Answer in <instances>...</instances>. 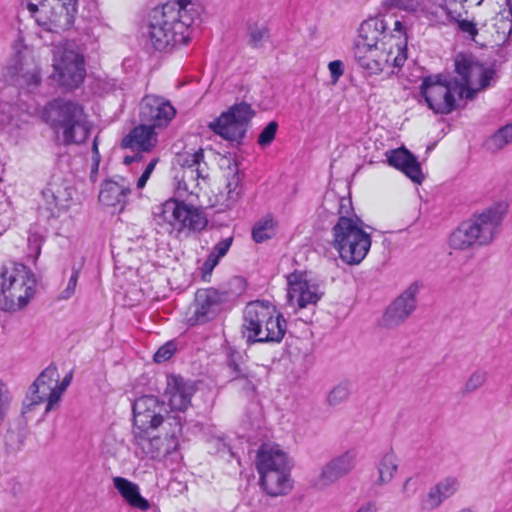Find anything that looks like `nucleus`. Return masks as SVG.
Listing matches in <instances>:
<instances>
[{
    "label": "nucleus",
    "mask_w": 512,
    "mask_h": 512,
    "mask_svg": "<svg viewBox=\"0 0 512 512\" xmlns=\"http://www.w3.org/2000/svg\"><path fill=\"white\" fill-rule=\"evenodd\" d=\"M499 7V12L492 19V26L496 33V41L505 42L512 32V8L510 3Z\"/></svg>",
    "instance_id": "nucleus-34"
},
{
    "label": "nucleus",
    "mask_w": 512,
    "mask_h": 512,
    "mask_svg": "<svg viewBox=\"0 0 512 512\" xmlns=\"http://www.w3.org/2000/svg\"><path fill=\"white\" fill-rule=\"evenodd\" d=\"M92 149H93V152L98 153L97 138H95L94 141H93Z\"/></svg>",
    "instance_id": "nucleus-60"
},
{
    "label": "nucleus",
    "mask_w": 512,
    "mask_h": 512,
    "mask_svg": "<svg viewBox=\"0 0 512 512\" xmlns=\"http://www.w3.org/2000/svg\"><path fill=\"white\" fill-rule=\"evenodd\" d=\"M245 289L246 282L244 278L235 276L229 280L226 296H229L231 299H235L242 295L245 292Z\"/></svg>",
    "instance_id": "nucleus-46"
},
{
    "label": "nucleus",
    "mask_w": 512,
    "mask_h": 512,
    "mask_svg": "<svg viewBox=\"0 0 512 512\" xmlns=\"http://www.w3.org/2000/svg\"><path fill=\"white\" fill-rule=\"evenodd\" d=\"M72 381V373L67 374L60 385L57 384L56 392H59V399L61 398L62 393L67 389Z\"/></svg>",
    "instance_id": "nucleus-55"
},
{
    "label": "nucleus",
    "mask_w": 512,
    "mask_h": 512,
    "mask_svg": "<svg viewBox=\"0 0 512 512\" xmlns=\"http://www.w3.org/2000/svg\"><path fill=\"white\" fill-rule=\"evenodd\" d=\"M276 233V222L270 216L259 220L253 227L252 237L255 242L262 243L272 238Z\"/></svg>",
    "instance_id": "nucleus-40"
},
{
    "label": "nucleus",
    "mask_w": 512,
    "mask_h": 512,
    "mask_svg": "<svg viewBox=\"0 0 512 512\" xmlns=\"http://www.w3.org/2000/svg\"><path fill=\"white\" fill-rule=\"evenodd\" d=\"M130 193V184L123 177L109 179L101 185L99 201L104 206L118 208V212H122Z\"/></svg>",
    "instance_id": "nucleus-25"
},
{
    "label": "nucleus",
    "mask_w": 512,
    "mask_h": 512,
    "mask_svg": "<svg viewBox=\"0 0 512 512\" xmlns=\"http://www.w3.org/2000/svg\"><path fill=\"white\" fill-rule=\"evenodd\" d=\"M195 392L194 384L182 376H167L165 395L172 410L184 411L191 404V397Z\"/></svg>",
    "instance_id": "nucleus-23"
},
{
    "label": "nucleus",
    "mask_w": 512,
    "mask_h": 512,
    "mask_svg": "<svg viewBox=\"0 0 512 512\" xmlns=\"http://www.w3.org/2000/svg\"><path fill=\"white\" fill-rule=\"evenodd\" d=\"M487 373L483 370L474 371L465 383L466 392H474L484 385Z\"/></svg>",
    "instance_id": "nucleus-45"
},
{
    "label": "nucleus",
    "mask_w": 512,
    "mask_h": 512,
    "mask_svg": "<svg viewBox=\"0 0 512 512\" xmlns=\"http://www.w3.org/2000/svg\"><path fill=\"white\" fill-rule=\"evenodd\" d=\"M457 6H458V3H456V2H449V3H447L446 1H444L443 8H448L454 14L453 15L454 17L449 18L447 20L446 24H448L450 22H453V21L457 22L459 30L461 32L465 33L469 38L474 39L475 36L478 33V30L476 28V24L474 22H472V21L467 20V19H462L461 18V12H459L457 10Z\"/></svg>",
    "instance_id": "nucleus-37"
},
{
    "label": "nucleus",
    "mask_w": 512,
    "mask_h": 512,
    "mask_svg": "<svg viewBox=\"0 0 512 512\" xmlns=\"http://www.w3.org/2000/svg\"><path fill=\"white\" fill-rule=\"evenodd\" d=\"M150 175L148 174V172H144L142 173V175L139 177L138 181H137V187L138 188H143L147 182V180L149 179Z\"/></svg>",
    "instance_id": "nucleus-58"
},
{
    "label": "nucleus",
    "mask_w": 512,
    "mask_h": 512,
    "mask_svg": "<svg viewBox=\"0 0 512 512\" xmlns=\"http://www.w3.org/2000/svg\"><path fill=\"white\" fill-rule=\"evenodd\" d=\"M52 66L54 80L67 90L78 88L85 79V59L74 42L55 47Z\"/></svg>",
    "instance_id": "nucleus-11"
},
{
    "label": "nucleus",
    "mask_w": 512,
    "mask_h": 512,
    "mask_svg": "<svg viewBox=\"0 0 512 512\" xmlns=\"http://www.w3.org/2000/svg\"><path fill=\"white\" fill-rule=\"evenodd\" d=\"M286 328L285 319L269 301H252L243 311L242 329L249 342H280Z\"/></svg>",
    "instance_id": "nucleus-6"
},
{
    "label": "nucleus",
    "mask_w": 512,
    "mask_h": 512,
    "mask_svg": "<svg viewBox=\"0 0 512 512\" xmlns=\"http://www.w3.org/2000/svg\"><path fill=\"white\" fill-rule=\"evenodd\" d=\"M229 175L231 178L226 183V208L230 205L236 204L242 196V179L243 175L240 173L238 162L234 161L233 166H228Z\"/></svg>",
    "instance_id": "nucleus-35"
},
{
    "label": "nucleus",
    "mask_w": 512,
    "mask_h": 512,
    "mask_svg": "<svg viewBox=\"0 0 512 512\" xmlns=\"http://www.w3.org/2000/svg\"><path fill=\"white\" fill-rule=\"evenodd\" d=\"M133 433L147 429H157L164 421L165 403L154 395L137 398L132 405Z\"/></svg>",
    "instance_id": "nucleus-17"
},
{
    "label": "nucleus",
    "mask_w": 512,
    "mask_h": 512,
    "mask_svg": "<svg viewBox=\"0 0 512 512\" xmlns=\"http://www.w3.org/2000/svg\"><path fill=\"white\" fill-rule=\"evenodd\" d=\"M456 77L426 78L421 86L428 107L436 113L448 114L463 98L472 99L485 89L493 78L494 71L478 62L472 55L458 53L454 58Z\"/></svg>",
    "instance_id": "nucleus-1"
},
{
    "label": "nucleus",
    "mask_w": 512,
    "mask_h": 512,
    "mask_svg": "<svg viewBox=\"0 0 512 512\" xmlns=\"http://www.w3.org/2000/svg\"><path fill=\"white\" fill-rule=\"evenodd\" d=\"M419 291L417 284L410 285L385 311L382 324L387 328H395L402 324L415 310L416 297Z\"/></svg>",
    "instance_id": "nucleus-20"
},
{
    "label": "nucleus",
    "mask_w": 512,
    "mask_h": 512,
    "mask_svg": "<svg viewBox=\"0 0 512 512\" xmlns=\"http://www.w3.org/2000/svg\"><path fill=\"white\" fill-rule=\"evenodd\" d=\"M332 233L333 246L347 264H359L370 250V235L364 231L362 221L355 215L340 216Z\"/></svg>",
    "instance_id": "nucleus-8"
},
{
    "label": "nucleus",
    "mask_w": 512,
    "mask_h": 512,
    "mask_svg": "<svg viewBox=\"0 0 512 512\" xmlns=\"http://www.w3.org/2000/svg\"><path fill=\"white\" fill-rule=\"evenodd\" d=\"M357 452L354 449L346 450L345 452L335 456L329 462L343 477L348 475L356 465Z\"/></svg>",
    "instance_id": "nucleus-39"
},
{
    "label": "nucleus",
    "mask_w": 512,
    "mask_h": 512,
    "mask_svg": "<svg viewBox=\"0 0 512 512\" xmlns=\"http://www.w3.org/2000/svg\"><path fill=\"white\" fill-rule=\"evenodd\" d=\"M458 512H473V511H471V510H469V509H462V510H460V511H458Z\"/></svg>",
    "instance_id": "nucleus-63"
},
{
    "label": "nucleus",
    "mask_w": 512,
    "mask_h": 512,
    "mask_svg": "<svg viewBox=\"0 0 512 512\" xmlns=\"http://www.w3.org/2000/svg\"><path fill=\"white\" fill-rule=\"evenodd\" d=\"M349 394V385L347 383H340L330 391L327 400L330 405H339L348 399Z\"/></svg>",
    "instance_id": "nucleus-43"
},
{
    "label": "nucleus",
    "mask_w": 512,
    "mask_h": 512,
    "mask_svg": "<svg viewBox=\"0 0 512 512\" xmlns=\"http://www.w3.org/2000/svg\"><path fill=\"white\" fill-rule=\"evenodd\" d=\"M505 212V207L498 204L461 223L450 235V248L467 250L491 244L499 233Z\"/></svg>",
    "instance_id": "nucleus-4"
},
{
    "label": "nucleus",
    "mask_w": 512,
    "mask_h": 512,
    "mask_svg": "<svg viewBox=\"0 0 512 512\" xmlns=\"http://www.w3.org/2000/svg\"><path fill=\"white\" fill-rule=\"evenodd\" d=\"M2 76L10 84L35 88L41 82L40 67L26 49L17 50L6 62Z\"/></svg>",
    "instance_id": "nucleus-13"
},
{
    "label": "nucleus",
    "mask_w": 512,
    "mask_h": 512,
    "mask_svg": "<svg viewBox=\"0 0 512 512\" xmlns=\"http://www.w3.org/2000/svg\"><path fill=\"white\" fill-rule=\"evenodd\" d=\"M9 396L6 385L0 380V427L2 426L4 419L9 410Z\"/></svg>",
    "instance_id": "nucleus-49"
},
{
    "label": "nucleus",
    "mask_w": 512,
    "mask_h": 512,
    "mask_svg": "<svg viewBox=\"0 0 512 512\" xmlns=\"http://www.w3.org/2000/svg\"><path fill=\"white\" fill-rule=\"evenodd\" d=\"M175 352V345L172 342H167L161 346L154 354V361L156 363H162L172 357Z\"/></svg>",
    "instance_id": "nucleus-50"
},
{
    "label": "nucleus",
    "mask_w": 512,
    "mask_h": 512,
    "mask_svg": "<svg viewBox=\"0 0 512 512\" xmlns=\"http://www.w3.org/2000/svg\"><path fill=\"white\" fill-rule=\"evenodd\" d=\"M215 251L217 254H211L203 264L202 270L204 278L206 274H210L212 272L213 268L217 265L219 259L224 256V241H220L217 243Z\"/></svg>",
    "instance_id": "nucleus-44"
},
{
    "label": "nucleus",
    "mask_w": 512,
    "mask_h": 512,
    "mask_svg": "<svg viewBox=\"0 0 512 512\" xmlns=\"http://www.w3.org/2000/svg\"><path fill=\"white\" fill-rule=\"evenodd\" d=\"M158 163V158L152 159L146 166L144 172H148L149 175L153 172L156 164Z\"/></svg>",
    "instance_id": "nucleus-59"
},
{
    "label": "nucleus",
    "mask_w": 512,
    "mask_h": 512,
    "mask_svg": "<svg viewBox=\"0 0 512 512\" xmlns=\"http://www.w3.org/2000/svg\"><path fill=\"white\" fill-rule=\"evenodd\" d=\"M46 210L49 217H58L62 211L68 208L72 199L71 188L62 180L56 179L48 183L42 191Z\"/></svg>",
    "instance_id": "nucleus-24"
},
{
    "label": "nucleus",
    "mask_w": 512,
    "mask_h": 512,
    "mask_svg": "<svg viewBox=\"0 0 512 512\" xmlns=\"http://www.w3.org/2000/svg\"><path fill=\"white\" fill-rule=\"evenodd\" d=\"M157 216L172 227L171 233L174 232L177 238H188L199 233L208 223L201 208L176 199L163 203Z\"/></svg>",
    "instance_id": "nucleus-10"
},
{
    "label": "nucleus",
    "mask_w": 512,
    "mask_h": 512,
    "mask_svg": "<svg viewBox=\"0 0 512 512\" xmlns=\"http://www.w3.org/2000/svg\"><path fill=\"white\" fill-rule=\"evenodd\" d=\"M332 84H336L344 74V64L341 60H334L328 64Z\"/></svg>",
    "instance_id": "nucleus-51"
},
{
    "label": "nucleus",
    "mask_w": 512,
    "mask_h": 512,
    "mask_svg": "<svg viewBox=\"0 0 512 512\" xmlns=\"http://www.w3.org/2000/svg\"><path fill=\"white\" fill-rule=\"evenodd\" d=\"M28 241H29V249L31 252L34 253V255H33L34 259H37L38 256L40 255L42 241L36 235L30 236Z\"/></svg>",
    "instance_id": "nucleus-54"
},
{
    "label": "nucleus",
    "mask_w": 512,
    "mask_h": 512,
    "mask_svg": "<svg viewBox=\"0 0 512 512\" xmlns=\"http://www.w3.org/2000/svg\"><path fill=\"white\" fill-rule=\"evenodd\" d=\"M512 142V123L501 128L488 141V147L492 150L503 148Z\"/></svg>",
    "instance_id": "nucleus-42"
},
{
    "label": "nucleus",
    "mask_w": 512,
    "mask_h": 512,
    "mask_svg": "<svg viewBox=\"0 0 512 512\" xmlns=\"http://www.w3.org/2000/svg\"><path fill=\"white\" fill-rule=\"evenodd\" d=\"M356 512H376L375 504L368 502L363 504Z\"/></svg>",
    "instance_id": "nucleus-57"
},
{
    "label": "nucleus",
    "mask_w": 512,
    "mask_h": 512,
    "mask_svg": "<svg viewBox=\"0 0 512 512\" xmlns=\"http://www.w3.org/2000/svg\"><path fill=\"white\" fill-rule=\"evenodd\" d=\"M203 157L202 149H199L193 153H177L174 161L175 164L179 166V168H176L175 170H204L201 167Z\"/></svg>",
    "instance_id": "nucleus-38"
},
{
    "label": "nucleus",
    "mask_w": 512,
    "mask_h": 512,
    "mask_svg": "<svg viewBox=\"0 0 512 512\" xmlns=\"http://www.w3.org/2000/svg\"><path fill=\"white\" fill-rule=\"evenodd\" d=\"M399 459L393 451L384 453L377 462V478L375 484L384 486L389 484L397 474Z\"/></svg>",
    "instance_id": "nucleus-32"
},
{
    "label": "nucleus",
    "mask_w": 512,
    "mask_h": 512,
    "mask_svg": "<svg viewBox=\"0 0 512 512\" xmlns=\"http://www.w3.org/2000/svg\"><path fill=\"white\" fill-rule=\"evenodd\" d=\"M258 472L277 471L288 468L287 454L276 444H263L257 454Z\"/></svg>",
    "instance_id": "nucleus-27"
},
{
    "label": "nucleus",
    "mask_w": 512,
    "mask_h": 512,
    "mask_svg": "<svg viewBox=\"0 0 512 512\" xmlns=\"http://www.w3.org/2000/svg\"><path fill=\"white\" fill-rule=\"evenodd\" d=\"M224 309V292L215 288L198 289L185 314V322L194 327L217 318Z\"/></svg>",
    "instance_id": "nucleus-14"
},
{
    "label": "nucleus",
    "mask_w": 512,
    "mask_h": 512,
    "mask_svg": "<svg viewBox=\"0 0 512 512\" xmlns=\"http://www.w3.org/2000/svg\"><path fill=\"white\" fill-rule=\"evenodd\" d=\"M157 144L155 129L144 122L133 128L121 142L123 148L137 149L142 152L151 151Z\"/></svg>",
    "instance_id": "nucleus-28"
},
{
    "label": "nucleus",
    "mask_w": 512,
    "mask_h": 512,
    "mask_svg": "<svg viewBox=\"0 0 512 512\" xmlns=\"http://www.w3.org/2000/svg\"><path fill=\"white\" fill-rule=\"evenodd\" d=\"M43 118L57 133H62L64 145L81 144L90 133V126L84 108L77 102L62 98L49 102Z\"/></svg>",
    "instance_id": "nucleus-5"
},
{
    "label": "nucleus",
    "mask_w": 512,
    "mask_h": 512,
    "mask_svg": "<svg viewBox=\"0 0 512 512\" xmlns=\"http://www.w3.org/2000/svg\"><path fill=\"white\" fill-rule=\"evenodd\" d=\"M78 0H28L27 9L44 30L61 33L72 27Z\"/></svg>",
    "instance_id": "nucleus-9"
},
{
    "label": "nucleus",
    "mask_w": 512,
    "mask_h": 512,
    "mask_svg": "<svg viewBox=\"0 0 512 512\" xmlns=\"http://www.w3.org/2000/svg\"><path fill=\"white\" fill-rule=\"evenodd\" d=\"M324 291L319 283L305 271H295L287 276V303L294 309L315 306Z\"/></svg>",
    "instance_id": "nucleus-15"
},
{
    "label": "nucleus",
    "mask_w": 512,
    "mask_h": 512,
    "mask_svg": "<svg viewBox=\"0 0 512 512\" xmlns=\"http://www.w3.org/2000/svg\"><path fill=\"white\" fill-rule=\"evenodd\" d=\"M58 381L59 373L56 366L50 365L45 368L30 386L26 396L29 403L26 405L34 406L47 400L45 412L51 411L54 404L59 401V392H56Z\"/></svg>",
    "instance_id": "nucleus-18"
},
{
    "label": "nucleus",
    "mask_w": 512,
    "mask_h": 512,
    "mask_svg": "<svg viewBox=\"0 0 512 512\" xmlns=\"http://www.w3.org/2000/svg\"><path fill=\"white\" fill-rule=\"evenodd\" d=\"M200 6L191 0L167 2L151 15L149 36L158 51H170L188 43L191 28L200 17Z\"/></svg>",
    "instance_id": "nucleus-3"
},
{
    "label": "nucleus",
    "mask_w": 512,
    "mask_h": 512,
    "mask_svg": "<svg viewBox=\"0 0 512 512\" xmlns=\"http://www.w3.org/2000/svg\"><path fill=\"white\" fill-rule=\"evenodd\" d=\"M260 476V485L265 492L272 496L287 495L293 487L290 475V467L277 471L258 472Z\"/></svg>",
    "instance_id": "nucleus-26"
},
{
    "label": "nucleus",
    "mask_w": 512,
    "mask_h": 512,
    "mask_svg": "<svg viewBox=\"0 0 512 512\" xmlns=\"http://www.w3.org/2000/svg\"><path fill=\"white\" fill-rule=\"evenodd\" d=\"M113 484L119 494L130 506L142 511L149 509L150 504L147 499L141 496L137 484L123 477H115L113 479Z\"/></svg>",
    "instance_id": "nucleus-31"
},
{
    "label": "nucleus",
    "mask_w": 512,
    "mask_h": 512,
    "mask_svg": "<svg viewBox=\"0 0 512 512\" xmlns=\"http://www.w3.org/2000/svg\"><path fill=\"white\" fill-rule=\"evenodd\" d=\"M345 202H346L345 199H341L340 200V207H341V209L345 206Z\"/></svg>",
    "instance_id": "nucleus-62"
},
{
    "label": "nucleus",
    "mask_w": 512,
    "mask_h": 512,
    "mask_svg": "<svg viewBox=\"0 0 512 512\" xmlns=\"http://www.w3.org/2000/svg\"><path fill=\"white\" fill-rule=\"evenodd\" d=\"M278 124L274 121L270 122L260 133L258 137V144L262 147L270 145L274 140L277 132Z\"/></svg>",
    "instance_id": "nucleus-48"
},
{
    "label": "nucleus",
    "mask_w": 512,
    "mask_h": 512,
    "mask_svg": "<svg viewBox=\"0 0 512 512\" xmlns=\"http://www.w3.org/2000/svg\"><path fill=\"white\" fill-rule=\"evenodd\" d=\"M343 476L328 461L325 463L319 473L313 478L312 484L318 490H325L335 484Z\"/></svg>",
    "instance_id": "nucleus-36"
},
{
    "label": "nucleus",
    "mask_w": 512,
    "mask_h": 512,
    "mask_svg": "<svg viewBox=\"0 0 512 512\" xmlns=\"http://www.w3.org/2000/svg\"><path fill=\"white\" fill-rule=\"evenodd\" d=\"M253 116L254 111L245 102L231 106L226 111V141L239 145Z\"/></svg>",
    "instance_id": "nucleus-22"
},
{
    "label": "nucleus",
    "mask_w": 512,
    "mask_h": 512,
    "mask_svg": "<svg viewBox=\"0 0 512 512\" xmlns=\"http://www.w3.org/2000/svg\"><path fill=\"white\" fill-rule=\"evenodd\" d=\"M418 489V482L413 477L407 478L402 485V493L406 497H412L416 494Z\"/></svg>",
    "instance_id": "nucleus-53"
},
{
    "label": "nucleus",
    "mask_w": 512,
    "mask_h": 512,
    "mask_svg": "<svg viewBox=\"0 0 512 512\" xmlns=\"http://www.w3.org/2000/svg\"><path fill=\"white\" fill-rule=\"evenodd\" d=\"M230 243H231V239H226V244H225L226 251L228 250Z\"/></svg>",
    "instance_id": "nucleus-61"
},
{
    "label": "nucleus",
    "mask_w": 512,
    "mask_h": 512,
    "mask_svg": "<svg viewBox=\"0 0 512 512\" xmlns=\"http://www.w3.org/2000/svg\"><path fill=\"white\" fill-rule=\"evenodd\" d=\"M176 110L163 97L146 95L140 103V120L154 129L166 127L175 117Z\"/></svg>",
    "instance_id": "nucleus-19"
},
{
    "label": "nucleus",
    "mask_w": 512,
    "mask_h": 512,
    "mask_svg": "<svg viewBox=\"0 0 512 512\" xmlns=\"http://www.w3.org/2000/svg\"><path fill=\"white\" fill-rule=\"evenodd\" d=\"M199 179H205L204 170H175L173 177L175 194L179 198L196 194Z\"/></svg>",
    "instance_id": "nucleus-30"
},
{
    "label": "nucleus",
    "mask_w": 512,
    "mask_h": 512,
    "mask_svg": "<svg viewBox=\"0 0 512 512\" xmlns=\"http://www.w3.org/2000/svg\"><path fill=\"white\" fill-rule=\"evenodd\" d=\"M270 38V28L264 20H249L246 24L247 44L253 49H261Z\"/></svg>",
    "instance_id": "nucleus-33"
},
{
    "label": "nucleus",
    "mask_w": 512,
    "mask_h": 512,
    "mask_svg": "<svg viewBox=\"0 0 512 512\" xmlns=\"http://www.w3.org/2000/svg\"><path fill=\"white\" fill-rule=\"evenodd\" d=\"M385 30L386 23L381 18H370L360 25L354 56L369 74H379L390 67L399 68L407 59L404 25L396 20L393 34L387 35Z\"/></svg>",
    "instance_id": "nucleus-2"
},
{
    "label": "nucleus",
    "mask_w": 512,
    "mask_h": 512,
    "mask_svg": "<svg viewBox=\"0 0 512 512\" xmlns=\"http://www.w3.org/2000/svg\"><path fill=\"white\" fill-rule=\"evenodd\" d=\"M226 358L228 367L231 369L232 380L245 375L244 352L226 346Z\"/></svg>",
    "instance_id": "nucleus-41"
},
{
    "label": "nucleus",
    "mask_w": 512,
    "mask_h": 512,
    "mask_svg": "<svg viewBox=\"0 0 512 512\" xmlns=\"http://www.w3.org/2000/svg\"><path fill=\"white\" fill-rule=\"evenodd\" d=\"M445 0H383L387 9H399L418 18H425L432 24L446 25L454 17L451 10L443 8Z\"/></svg>",
    "instance_id": "nucleus-16"
},
{
    "label": "nucleus",
    "mask_w": 512,
    "mask_h": 512,
    "mask_svg": "<svg viewBox=\"0 0 512 512\" xmlns=\"http://www.w3.org/2000/svg\"><path fill=\"white\" fill-rule=\"evenodd\" d=\"M171 432L164 438L158 436L157 429H147L133 433L134 444L141 452L151 459L161 460L174 452L178 447V434L181 433L183 425L179 416L172 418Z\"/></svg>",
    "instance_id": "nucleus-12"
},
{
    "label": "nucleus",
    "mask_w": 512,
    "mask_h": 512,
    "mask_svg": "<svg viewBox=\"0 0 512 512\" xmlns=\"http://www.w3.org/2000/svg\"><path fill=\"white\" fill-rule=\"evenodd\" d=\"M36 279L32 271L20 263H9L0 269V309L16 311L33 298Z\"/></svg>",
    "instance_id": "nucleus-7"
},
{
    "label": "nucleus",
    "mask_w": 512,
    "mask_h": 512,
    "mask_svg": "<svg viewBox=\"0 0 512 512\" xmlns=\"http://www.w3.org/2000/svg\"><path fill=\"white\" fill-rule=\"evenodd\" d=\"M388 163L403 171L412 181L421 183L423 174L416 158L406 149L387 152Z\"/></svg>",
    "instance_id": "nucleus-29"
},
{
    "label": "nucleus",
    "mask_w": 512,
    "mask_h": 512,
    "mask_svg": "<svg viewBox=\"0 0 512 512\" xmlns=\"http://www.w3.org/2000/svg\"><path fill=\"white\" fill-rule=\"evenodd\" d=\"M208 127L221 138H224V112L208 124Z\"/></svg>",
    "instance_id": "nucleus-52"
},
{
    "label": "nucleus",
    "mask_w": 512,
    "mask_h": 512,
    "mask_svg": "<svg viewBox=\"0 0 512 512\" xmlns=\"http://www.w3.org/2000/svg\"><path fill=\"white\" fill-rule=\"evenodd\" d=\"M143 156L141 152H136L134 155H127L124 157L123 163L125 165H130L133 162H140L142 160Z\"/></svg>",
    "instance_id": "nucleus-56"
},
{
    "label": "nucleus",
    "mask_w": 512,
    "mask_h": 512,
    "mask_svg": "<svg viewBox=\"0 0 512 512\" xmlns=\"http://www.w3.org/2000/svg\"><path fill=\"white\" fill-rule=\"evenodd\" d=\"M460 482L454 476H447L432 485L419 499V508L424 512H432L454 496L459 490Z\"/></svg>",
    "instance_id": "nucleus-21"
},
{
    "label": "nucleus",
    "mask_w": 512,
    "mask_h": 512,
    "mask_svg": "<svg viewBox=\"0 0 512 512\" xmlns=\"http://www.w3.org/2000/svg\"><path fill=\"white\" fill-rule=\"evenodd\" d=\"M82 265H83V261L80 263L79 266L73 265L72 273H71L70 279L68 281L67 287L61 293L62 299H69L75 293V289L77 286V282H78V278H79V274H80Z\"/></svg>",
    "instance_id": "nucleus-47"
}]
</instances>
